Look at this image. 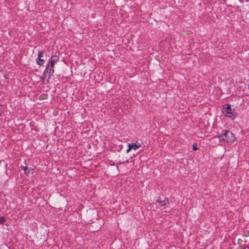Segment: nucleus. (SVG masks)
<instances>
[{"label":"nucleus","mask_w":249,"mask_h":249,"mask_svg":"<svg viewBox=\"0 0 249 249\" xmlns=\"http://www.w3.org/2000/svg\"><path fill=\"white\" fill-rule=\"evenodd\" d=\"M50 60H53V62H57L59 60V57L57 55H53Z\"/></svg>","instance_id":"7"},{"label":"nucleus","mask_w":249,"mask_h":249,"mask_svg":"<svg viewBox=\"0 0 249 249\" xmlns=\"http://www.w3.org/2000/svg\"><path fill=\"white\" fill-rule=\"evenodd\" d=\"M25 167L21 166V168H22V169H23V170H24V168Z\"/></svg>","instance_id":"13"},{"label":"nucleus","mask_w":249,"mask_h":249,"mask_svg":"<svg viewBox=\"0 0 249 249\" xmlns=\"http://www.w3.org/2000/svg\"><path fill=\"white\" fill-rule=\"evenodd\" d=\"M55 62H53V60H50L49 63L47 65V67L44 71V75L48 74V78L49 79L50 76L53 75L54 72L53 69L54 65Z\"/></svg>","instance_id":"3"},{"label":"nucleus","mask_w":249,"mask_h":249,"mask_svg":"<svg viewBox=\"0 0 249 249\" xmlns=\"http://www.w3.org/2000/svg\"><path fill=\"white\" fill-rule=\"evenodd\" d=\"M42 57V53L39 52L38 55V59H40Z\"/></svg>","instance_id":"11"},{"label":"nucleus","mask_w":249,"mask_h":249,"mask_svg":"<svg viewBox=\"0 0 249 249\" xmlns=\"http://www.w3.org/2000/svg\"><path fill=\"white\" fill-rule=\"evenodd\" d=\"M157 202L159 203L160 206H164L168 203V200L164 197H159Z\"/></svg>","instance_id":"4"},{"label":"nucleus","mask_w":249,"mask_h":249,"mask_svg":"<svg viewBox=\"0 0 249 249\" xmlns=\"http://www.w3.org/2000/svg\"><path fill=\"white\" fill-rule=\"evenodd\" d=\"M25 174L27 175H33L34 173V169L32 168L25 167L24 168Z\"/></svg>","instance_id":"5"},{"label":"nucleus","mask_w":249,"mask_h":249,"mask_svg":"<svg viewBox=\"0 0 249 249\" xmlns=\"http://www.w3.org/2000/svg\"><path fill=\"white\" fill-rule=\"evenodd\" d=\"M141 146V144L139 142H136L135 143H132V147L135 150Z\"/></svg>","instance_id":"6"},{"label":"nucleus","mask_w":249,"mask_h":249,"mask_svg":"<svg viewBox=\"0 0 249 249\" xmlns=\"http://www.w3.org/2000/svg\"><path fill=\"white\" fill-rule=\"evenodd\" d=\"M132 144H128V148L126 150V152L127 153H128L129 152H130V151L133 149V147H132Z\"/></svg>","instance_id":"9"},{"label":"nucleus","mask_w":249,"mask_h":249,"mask_svg":"<svg viewBox=\"0 0 249 249\" xmlns=\"http://www.w3.org/2000/svg\"><path fill=\"white\" fill-rule=\"evenodd\" d=\"M198 149V148L196 146V145H193V150H196Z\"/></svg>","instance_id":"12"},{"label":"nucleus","mask_w":249,"mask_h":249,"mask_svg":"<svg viewBox=\"0 0 249 249\" xmlns=\"http://www.w3.org/2000/svg\"><path fill=\"white\" fill-rule=\"evenodd\" d=\"M223 113L224 115L228 118L234 119L235 117V112L231 108V106L229 105H226L223 109Z\"/></svg>","instance_id":"2"},{"label":"nucleus","mask_w":249,"mask_h":249,"mask_svg":"<svg viewBox=\"0 0 249 249\" xmlns=\"http://www.w3.org/2000/svg\"><path fill=\"white\" fill-rule=\"evenodd\" d=\"M5 219L4 217L1 216L0 217V223H3L5 222Z\"/></svg>","instance_id":"10"},{"label":"nucleus","mask_w":249,"mask_h":249,"mask_svg":"<svg viewBox=\"0 0 249 249\" xmlns=\"http://www.w3.org/2000/svg\"><path fill=\"white\" fill-rule=\"evenodd\" d=\"M37 63L39 65H42L44 62V60L42 59L41 58L36 60Z\"/></svg>","instance_id":"8"},{"label":"nucleus","mask_w":249,"mask_h":249,"mask_svg":"<svg viewBox=\"0 0 249 249\" xmlns=\"http://www.w3.org/2000/svg\"><path fill=\"white\" fill-rule=\"evenodd\" d=\"M219 141L226 142H232L235 140V137L233 134L229 130H224L221 134L218 136ZM217 137H214L210 139L211 143H214L217 140Z\"/></svg>","instance_id":"1"}]
</instances>
